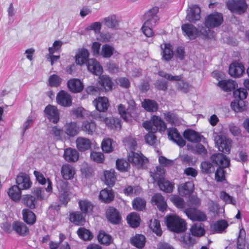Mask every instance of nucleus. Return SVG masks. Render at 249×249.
Returning a JSON list of instances; mask_svg holds the SVG:
<instances>
[{
    "instance_id": "40",
    "label": "nucleus",
    "mask_w": 249,
    "mask_h": 249,
    "mask_svg": "<svg viewBox=\"0 0 249 249\" xmlns=\"http://www.w3.org/2000/svg\"><path fill=\"white\" fill-rule=\"evenodd\" d=\"M142 107L148 112H155L158 109V104L154 100L146 99L142 103Z\"/></svg>"
},
{
    "instance_id": "7",
    "label": "nucleus",
    "mask_w": 249,
    "mask_h": 249,
    "mask_svg": "<svg viewBox=\"0 0 249 249\" xmlns=\"http://www.w3.org/2000/svg\"><path fill=\"white\" fill-rule=\"evenodd\" d=\"M128 160L129 163L138 168H144L148 162V159L144 157L142 153L139 154L133 151L129 154Z\"/></svg>"
},
{
    "instance_id": "25",
    "label": "nucleus",
    "mask_w": 249,
    "mask_h": 249,
    "mask_svg": "<svg viewBox=\"0 0 249 249\" xmlns=\"http://www.w3.org/2000/svg\"><path fill=\"white\" fill-rule=\"evenodd\" d=\"M194 184L193 181H187L180 184L178 187L179 194L182 196H190L194 191Z\"/></svg>"
},
{
    "instance_id": "1",
    "label": "nucleus",
    "mask_w": 249,
    "mask_h": 249,
    "mask_svg": "<svg viewBox=\"0 0 249 249\" xmlns=\"http://www.w3.org/2000/svg\"><path fill=\"white\" fill-rule=\"evenodd\" d=\"M143 127L148 131L145 136V141L149 145L156 146L159 141L155 133L158 130L160 132H164L167 128L165 123L160 117L153 115L149 121H145L142 123Z\"/></svg>"
},
{
    "instance_id": "21",
    "label": "nucleus",
    "mask_w": 249,
    "mask_h": 249,
    "mask_svg": "<svg viewBox=\"0 0 249 249\" xmlns=\"http://www.w3.org/2000/svg\"><path fill=\"white\" fill-rule=\"evenodd\" d=\"M162 59L165 61H169L174 56L172 46L170 43H164L160 45Z\"/></svg>"
},
{
    "instance_id": "23",
    "label": "nucleus",
    "mask_w": 249,
    "mask_h": 249,
    "mask_svg": "<svg viewBox=\"0 0 249 249\" xmlns=\"http://www.w3.org/2000/svg\"><path fill=\"white\" fill-rule=\"evenodd\" d=\"M67 86L73 93L80 92L84 88V85L81 80L77 78H72L67 82Z\"/></svg>"
},
{
    "instance_id": "53",
    "label": "nucleus",
    "mask_w": 249,
    "mask_h": 249,
    "mask_svg": "<svg viewBox=\"0 0 249 249\" xmlns=\"http://www.w3.org/2000/svg\"><path fill=\"white\" fill-rule=\"evenodd\" d=\"M99 83L106 90L112 89V82L110 78L106 75H102L100 77Z\"/></svg>"
},
{
    "instance_id": "56",
    "label": "nucleus",
    "mask_w": 249,
    "mask_h": 249,
    "mask_svg": "<svg viewBox=\"0 0 249 249\" xmlns=\"http://www.w3.org/2000/svg\"><path fill=\"white\" fill-rule=\"evenodd\" d=\"M118 112L121 117L125 121L129 120L131 117H133L131 112L129 110H126L124 107L120 104L118 107Z\"/></svg>"
},
{
    "instance_id": "30",
    "label": "nucleus",
    "mask_w": 249,
    "mask_h": 249,
    "mask_svg": "<svg viewBox=\"0 0 249 249\" xmlns=\"http://www.w3.org/2000/svg\"><path fill=\"white\" fill-rule=\"evenodd\" d=\"M79 127L75 122H71L64 126V132L69 137H74L79 132Z\"/></svg>"
},
{
    "instance_id": "18",
    "label": "nucleus",
    "mask_w": 249,
    "mask_h": 249,
    "mask_svg": "<svg viewBox=\"0 0 249 249\" xmlns=\"http://www.w3.org/2000/svg\"><path fill=\"white\" fill-rule=\"evenodd\" d=\"M159 10V8L157 6L153 7L149 10L144 16L145 22H149L151 25H156L159 20L157 15Z\"/></svg>"
},
{
    "instance_id": "29",
    "label": "nucleus",
    "mask_w": 249,
    "mask_h": 249,
    "mask_svg": "<svg viewBox=\"0 0 249 249\" xmlns=\"http://www.w3.org/2000/svg\"><path fill=\"white\" fill-rule=\"evenodd\" d=\"M119 19L115 15H111L103 19L104 24L108 28L117 30L119 28Z\"/></svg>"
},
{
    "instance_id": "13",
    "label": "nucleus",
    "mask_w": 249,
    "mask_h": 249,
    "mask_svg": "<svg viewBox=\"0 0 249 249\" xmlns=\"http://www.w3.org/2000/svg\"><path fill=\"white\" fill-rule=\"evenodd\" d=\"M200 8L197 5L191 6L187 11V20L191 22L195 23L200 18Z\"/></svg>"
},
{
    "instance_id": "35",
    "label": "nucleus",
    "mask_w": 249,
    "mask_h": 249,
    "mask_svg": "<svg viewBox=\"0 0 249 249\" xmlns=\"http://www.w3.org/2000/svg\"><path fill=\"white\" fill-rule=\"evenodd\" d=\"M93 103L97 110L102 112H105L109 106L108 99L105 97H99L98 99L95 100Z\"/></svg>"
},
{
    "instance_id": "51",
    "label": "nucleus",
    "mask_w": 249,
    "mask_h": 249,
    "mask_svg": "<svg viewBox=\"0 0 249 249\" xmlns=\"http://www.w3.org/2000/svg\"><path fill=\"white\" fill-rule=\"evenodd\" d=\"M78 236L83 240H90L92 238V234L89 230L85 228H80L77 231Z\"/></svg>"
},
{
    "instance_id": "26",
    "label": "nucleus",
    "mask_w": 249,
    "mask_h": 249,
    "mask_svg": "<svg viewBox=\"0 0 249 249\" xmlns=\"http://www.w3.org/2000/svg\"><path fill=\"white\" fill-rule=\"evenodd\" d=\"M165 120L171 125H179L182 123V119L172 111H165L163 113Z\"/></svg>"
},
{
    "instance_id": "11",
    "label": "nucleus",
    "mask_w": 249,
    "mask_h": 249,
    "mask_svg": "<svg viewBox=\"0 0 249 249\" xmlns=\"http://www.w3.org/2000/svg\"><path fill=\"white\" fill-rule=\"evenodd\" d=\"M168 138L169 140L177 143L180 147H183L186 142L183 139L177 128L175 127H170L167 129Z\"/></svg>"
},
{
    "instance_id": "44",
    "label": "nucleus",
    "mask_w": 249,
    "mask_h": 249,
    "mask_svg": "<svg viewBox=\"0 0 249 249\" xmlns=\"http://www.w3.org/2000/svg\"><path fill=\"white\" fill-rule=\"evenodd\" d=\"M126 219L127 223L132 228H137L140 225L141 218L137 213H130L127 215Z\"/></svg>"
},
{
    "instance_id": "43",
    "label": "nucleus",
    "mask_w": 249,
    "mask_h": 249,
    "mask_svg": "<svg viewBox=\"0 0 249 249\" xmlns=\"http://www.w3.org/2000/svg\"><path fill=\"white\" fill-rule=\"evenodd\" d=\"M99 199L105 203H109L114 197V194L111 190L105 189L101 191Z\"/></svg>"
},
{
    "instance_id": "41",
    "label": "nucleus",
    "mask_w": 249,
    "mask_h": 249,
    "mask_svg": "<svg viewBox=\"0 0 249 249\" xmlns=\"http://www.w3.org/2000/svg\"><path fill=\"white\" fill-rule=\"evenodd\" d=\"M21 190L17 185L11 186L8 192L9 196L15 202L19 201L21 198Z\"/></svg>"
},
{
    "instance_id": "24",
    "label": "nucleus",
    "mask_w": 249,
    "mask_h": 249,
    "mask_svg": "<svg viewBox=\"0 0 249 249\" xmlns=\"http://www.w3.org/2000/svg\"><path fill=\"white\" fill-rule=\"evenodd\" d=\"M12 229L16 233L22 236H26L29 233L28 228L22 222L14 221L12 224Z\"/></svg>"
},
{
    "instance_id": "49",
    "label": "nucleus",
    "mask_w": 249,
    "mask_h": 249,
    "mask_svg": "<svg viewBox=\"0 0 249 249\" xmlns=\"http://www.w3.org/2000/svg\"><path fill=\"white\" fill-rule=\"evenodd\" d=\"M228 226V223L225 220H220L215 222L212 226V230L217 233L223 231Z\"/></svg>"
},
{
    "instance_id": "45",
    "label": "nucleus",
    "mask_w": 249,
    "mask_h": 249,
    "mask_svg": "<svg viewBox=\"0 0 249 249\" xmlns=\"http://www.w3.org/2000/svg\"><path fill=\"white\" fill-rule=\"evenodd\" d=\"M193 235L200 237L203 235L205 233L204 228V224L201 223H195L190 229Z\"/></svg>"
},
{
    "instance_id": "9",
    "label": "nucleus",
    "mask_w": 249,
    "mask_h": 249,
    "mask_svg": "<svg viewBox=\"0 0 249 249\" xmlns=\"http://www.w3.org/2000/svg\"><path fill=\"white\" fill-rule=\"evenodd\" d=\"M57 188L60 193L59 196V201L61 204L66 206L70 200L71 196V193L69 191L68 186V183L61 181L58 183Z\"/></svg>"
},
{
    "instance_id": "15",
    "label": "nucleus",
    "mask_w": 249,
    "mask_h": 249,
    "mask_svg": "<svg viewBox=\"0 0 249 249\" xmlns=\"http://www.w3.org/2000/svg\"><path fill=\"white\" fill-rule=\"evenodd\" d=\"M47 118L53 123H57L59 120V114L56 107L48 105L44 110Z\"/></svg>"
},
{
    "instance_id": "52",
    "label": "nucleus",
    "mask_w": 249,
    "mask_h": 249,
    "mask_svg": "<svg viewBox=\"0 0 249 249\" xmlns=\"http://www.w3.org/2000/svg\"><path fill=\"white\" fill-rule=\"evenodd\" d=\"M246 232L244 229L240 230L237 240V249H245Z\"/></svg>"
},
{
    "instance_id": "46",
    "label": "nucleus",
    "mask_w": 249,
    "mask_h": 249,
    "mask_svg": "<svg viewBox=\"0 0 249 249\" xmlns=\"http://www.w3.org/2000/svg\"><path fill=\"white\" fill-rule=\"evenodd\" d=\"M107 126L112 129H120L121 127V121L116 118L106 117L104 121Z\"/></svg>"
},
{
    "instance_id": "61",
    "label": "nucleus",
    "mask_w": 249,
    "mask_h": 249,
    "mask_svg": "<svg viewBox=\"0 0 249 249\" xmlns=\"http://www.w3.org/2000/svg\"><path fill=\"white\" fill-rule=\"evenodd\" d=\"M201 168L202 173L210 174L213 173L215 170L214 166L209 161H203L201 164Z\"/></svg>"
},
{
    "instance_id": "58",
    "label": "nucleus",
    "mask_w": 249,
    "mask_h": 249,
    "mask_svg": "<svg viewBox=\"0 0 249 249\" xmlns=\"http://www.w3.org/2000/svg\"><path fill=\"white\" fill-rule=\"evenodd\" d=\"M23 202L30 209H34L36 207V198L34 196L27 195L24 196L22 199Z\"/></svg>"
},
{
    "instance_id": "62",
    "label": "nucleus",
    "mask_w": 249,
    "mask_h": 249,
    "mask_svg": "<svg viewBox=\"0 0 249 249\" xmlns=\"http://www.w3.org/2000/svg\"><path fill=\"white\" fill-rule=\"evenodd\" d=\"M159 76L164 78L171 81H179L182 78V75L173 76L172 74L167 73L163 71H160L158 72Z\"/></svg>"
},
{
    "instance_id": "59",
    "label": "nucleus",
    "mask_w": 249,
    "mask_h": 249,
    "mask_svg": "<svg viewBox=\"0 0 249 249\" xmlns=\"http://www.w3.org/2000/svg\"><path fill=\"white\" fill-rule=\"evenodd\" d=\"M219 197L226 204H230L233 205H236V200L232 196H230L225 191L220 192Z\"/></svg>"
},
{
    "instance_id": "63",
    "label": "nucleus",
    "mask_w": 249,
    "mask_h": 249,
    "mask_svg": "<svg viewBox=\"0 0 249 249\" xmlns=\"http://www.w3.org/2000/svg\"><path fill=\"white\" fill-rule=\"evenodd\" d=\"M145 201L141 198H137L133 201V208L136 210L142 211L145 207Z\"/></svg>"
},
{
    "instance_id": "42",
    "label": "nucleus",
    "mask_w": 249,
    "mask_h": 249,
    "mask_svg": "<svg viewBox=\"0 0 249 249\" xmlns=\"http://www.w3.org/2000/svg\"><path fill=\"white\" fill-rule=\"evenodd\" d=\"M131 244L138 249H142L145 245V237L142 234H136L130 239Z\"/></svg>"
},
{
    "instance_id": "4",
    "label": "nucleus",
    "mask_w": 249,
    "mask_h": 249,
    "mask_svg": "<svg viewBox=\"0 0 249 249\" xmlns=\"http://www.w3.org/2000/svg\"><path fill=\"white\" fill-rule=\"evenodd\" d=\"M235 100L231 102V108L235 112H241L246 109L247 107L244 101L247 97V91L244 88H239L233 92Z\"/></svg>"
},
{
    "instance_id": "36",
    "label": "nucleus",
    "mask_w": 249,
    "mask_h": 249,
    "mask_svg": "<svg viewBox=\"0 0 249 249\" xmlns=\"http://www.w3.org/2000/svg\"><path fill=\"white\" fill-rule=\"evenodd\" d=\"M217 86L225 91H230L235 88L236 83L232 80H222L219 81Z\"/></svg>"
},
{
    "instance_id": "22",
    "label": "nucleus",
    "mask_w": 249,
    "mask_h": 249,
    "mask_svg": "<svg viewBox=\"0 0 249 249\" xmlns=\"http://www.w3.org/2000/svg\"><path fill=\"white\" fill-rule=\"evenodd\" d=\"M152 203L157 206L159 211L164 212L167 205L164 197L160 193H156L151 198Z\"/></svg>"
},
{
    "instance_id": "57",
    "label": "nucleus",
    "mask_w": 249,
    "mask_h": 249,
    "mask_svg": "<svg viewBox=\"0 0 249 249\" xmlns=\"http://www.w3.org/2000/svg\"><path fill=\"white\" fill-rule=\"evenodd\" d=\"M116 165L117 169L121 172L127 171L130 166L129 162L124 159L117 160Z\"/></svg>"
},
{
    "instance_id": "5",
    "label": "nucleus",
    "mask_w": 249,
    "mask_h": 249,
    "mask_svg": "<svg viewBox=\"0 0 249 249\" xmlns=\"http://www.w3.org/2000/svg\"><path fill=\"white\" fill-rule=\"evenodd\" d=\"M165 222L171 231L177 233L183 231L186 229L185 221L176 215L167 216Z\"/></svg>"
},
{
    "instance_id": "55",
    "label": "nucleus",
    "mask_w": 249,
    "mask_h": 249,
    "mask_svg": "<svg viewBox=\"0 0 249 249\" xmlns=\"http://www.w3.org/2000/svg\"><path fill=\"white\" fill-rule=\"evenodd\" d=\"M114 50V49L113 47L105 44L102 47L100 54L104 58H109L113 54Z\"/></svg>"
},
{
    "instance_id": "39",
    "label": "nucleus",
    "mask_w": 249,
    "mask_h": 249,
    "mask_svg": "<svg viewBox=\"0 0 249 249\" xmlns=\"http://www.w3.org/2000/svg\"><path fill=\"white\" fill-rule=\"evenodd\" d=\"M23 220L28 224L32 225L36 221V216L31 210L24 209L22 211Z\"/></svg>"
},
{
    "instance_id": "34",
    "label": "nucleus",
    "mask_w": 249,
    "mask_h": 249,
    "mask_svg": "<svg viewBox=\"0 0 249 249\" xmlns=\"http://www.w3.org/2000/svg\"><path fill=\"white\" fill-rule=\"evenodd\" d=\"M76 147L81 152L89 149L91 147L90 141L84 137H78L76 140Z\"/></svg>"
},
{
    "instance_id": "8",
    "label": "nucleus",
    "mask_w": 249,
    "mask_h": 249,
    "mask_svg": "<svg viewBox=\"0 0 249 249\" xmlns=\"http://www.w3.org/2000/svg\"><path fill=\"white\" fill-rule=\"evenodd\" d=\"M227 6L231 12L242 14L245 12L247 4L245 0H231L227 2Z\"/></svg>"
},
{
    "instance_id": "2",
    "label": "nucleus",
    "mask_w": 249,
    "mask_h": 249,
    "mask_svg": "<svg viewBox=\"0 0 249 249\" xmlns=\"http://www.w3.org/2000/svg\"><path fill=\"white\" fill-rule=\"evenodd\" d=\"M223 22L222 14L218 12L212 13L205 18V27H201L200 32L202 35L209 38L212 36L213 32L210 28L217 27L220 26Z\"/></svg>"
},
{
    "instance_id": "37",
    "label": "nucleus",
    "mask_w": 249,
    "mask_h": 249,
    "mask_svg": "<svg viewBox=\"0 0 249 249\" xmlns=\"http://www.w3.org/2000/svg\"><path fill=\"white\" fill-rule=\"evenodd\" d=\"M89 54L88 50L85 48H82L79 50L75 56V61L77 64L82 65L85 63H87Z\"/></svg>"
},
{
    "instance_id": "60",
    "label": "nucleus",
    "mask_w": 249,
    "mask_h": 249,
    "mask_svg": "<svg viewBox=\"0 0 249 249\" xmlns=\"http://www.w3.org/2000/svg\"><path fill=\"white\" fill-rule=\"evenodd\" d=\"M142 191V188L139 186L132 187L128 186L124 189V193L127 195H138Z\"/></svg>"
},
{
    "instance_id": "6",
    "label": "nucleus",
    "mask_w": 249,
    "mask_h": 249,
    "mask_svg": "<svg viewBox=\"0 0 249 249\" xmlns=\"http://www.w3.org/2000/svg\"><path fill=\"white\" fill-rule=\"evenodd\" d=\"M157 172H151V177L153 178L154 181L158 182V186L160 189L166 193H171L172 192L173 185L168 180H166L160 176L159 173V168H157Z\"/></svg>"
},
{
    "instance_id": "47",
    "label": "nucleus",
    "mask_w": 249,
    "mask_h": 249,
    "mask_svg": "<svg viewBox=\"0 0 249 249\" xmlns=\"http://www.w3.org/2000/svg\"><path fill=\"white\" fill-rule=\"evenodd\" d=\"M96 128V125L94 122L85 121L83 122L82 129L89 135H92L95 131Z\"/></svg>"
},
{
    "instance_id": "38",
    "label": "nucleus",
    "mask_w": 249,
    "mask_h": 249,
    "mask_svg": "<svg viewBox=\"0 0 249 249\" xmlns=\"http://www.w3.org/2000/svg\"><path fill=\"white\" fill-rule=\"evenodd\" d=\"M79 207L81 212L85 215L92 212L93 209V205L91 202L88 200H80L78 202Z\"/></svg>"
},
{
    "instance_id": "50",
    "label": "nucleus",
    "mask_w": 249,
    "mask_h": 249,
    "mask_svg": "<svg viewBox=\"0 0 249 249\" xmlns=\"http://www.w3.org/2000/svg\"><path fill=\"white\" fill-rule=\"evenodd\" d=\"M99 242L103 245H109L112 241V237L103 231H100L98 235Z\"/></svg>"
},
{
    "instance_id": "3",
    "label": "nucleus",
    "mask_w": 249,
    "mask_h": 249,
    "mask_svg": "<svg viewBox=\"0 0 249 249\" xmlns=\"http://www.w3.org/2000/svg\"><path fill=\"white\" fill-rule=\"evenodd\" d=\"M211 160L213 162L219 167L217 169L215 173V178L217 182H222L225 180L224 168L229 166L230 160L221 153L213 154L211 157Z\"/></svg>"
},
{
    "instance_id": "19",
    "label": "nucleus",
    "mask_w": 249,
    "mask_h": 249,
    "mask_svg": "<svg viewBox=\"0 0 249 249\" xmlns=\"http://www.w3.org/2000/svg\"><path fill=\"white\" fill-rule=\"evenodd\" d=\"M183 137L188 141L193 142L197 143L201 141L202 138H203V136L200 135L196 131L187 129L185 130L183 132Z\"/></svg>"
},
{
    "instance_id": "12",
    "label": "nucleus",
    "mask_w": 249,
    "mask_h": 249,
    "mask_svg": "<svg viewBox=\"0 0 249 249\" xmlns=\"http://www.w3.org/2000/svg\"><path fill=\"white\" fill-rule=\"evenodd\" d=\"M199 28L198 30L191 24H184L181 26V29L184 36H187L190 40H193L197 37L199 33L202 35L200 32Z\"/></svg>"
},
{
    "instance_id": "20",
    "label": "nucleus",
    "mask_w": 249,
    "mask_h": 249,
    "mask_svg": "<svg viewBox=\"0 0 249 249\" xmlns=\"http://www.w3.org/2000/svg\"><path fill=\"white\" fill-rule=\"evenodd\" d=\"M106 214L107 220L112 224H118L121 220L119 211L113 207L108 208L107 210Z\"/></svg>"
},
{
    "instance_id": "33",
    "label": "nucleus",
    "mask_w": 249,
    "mask_h": 249,
    "mask_svg": "<svg viewBox=\"0 0 249 249\" xmlns=\"http://www.w3.org/2000/svg\"><path fill=\"white\" fill-rule=\"evenodd\" d=\"M64 158L67 161L75 162L79 158V153L75 149L68 148L64 151Z\"/></svg>"
},
{
    "instance_id": "17",
    "label": "nucleus",
    "mask_w": 249,
    "mask_h": 249,
    "mask_svg": "<svg viewBox=\"0 0 249 249\" xmlns=\"http://www.w3.org/2000/svg\"><path fill=\"white\" fill-rule=\"evenodd\" d=\"M17 186L21 190H26L30 188L32 183L29 177L26 174H20L16 178Z\"/></svg>"
},
{
    "instance_id": "14",
    "label": "nucleus",
    "mask_w": 249,
    "mask_h": 249,
    "mask_svg": "<svg viewBox=\"0 0 249 249\" xmlns=\"http://www.w3.org/2000/svg\"><path fill=\"white\" fill-rule=\"evenodd\" d=\"M245 70V67L241 63L235 62L230 64L229 73L232 77H239L244 72Z\"/></svg>"
},
{
    "instance_id": "16",
    "label": "nucleus",
    "mask_w": 249,
    "mask_h": 249,
    "mask_svg": "<svg viewBox=\"0 0 249 249\" xmlns=\"http://www.w3.org/2000/svg\"><path fill=\"white\" fill-rule=\"evenodd\" d=\"M56 99L57 103L62 106L70 107L71 105V97L64 90H61L57 94Z\"/></svg>"
},
{
    "instance_id": "48",
    "label": "nucleus",
    "mask_w": 249,
    "mask_h": 249,
    "mask_svg": "<svg viewBox=\"0 0 249 249\" xmlns=\"http://www.w3.org/2000/svg\"><path fill=\"white\" fill-rule=\"evenodd\" d=\"M115 172L114 170L106 171L104 173L105 183L109 186H113L116 181Z\"/></svg>"
},
{
    "instance_id": "54",
    "label": "nucleus",
    "mask_w": 249,
    "mask_h": 249,
    "mask_svg": "<svg viewBox=\"0 0 249 249\" xmlns=\"http://www.w3.org/2000/svg\"><path fill=\"white\" fill-rule=\"evenodd\" d=\"M149 227L153 231L155 232L158 236H160L162 234V231L160 228V221L158 220L154 219L153 220L150 221Z\"/></svg>"
},
{
    "instance_id": "27",
    "label": "nucleus",
    "mask_w": 249,
    "mask_h": 249,
    "mask_svg": "<svg viewBox=\"0 0 249 249\" xmlns=\"http://www.w3.org/2000/svg\"><path fill=\"white\" fill-rule=\"evenodd\" d=\"M87 66L88 70L95 75L100 74L103 71L100 63L94 58L88 60Z\"/></svg>"
},
{
    "instance_id": "31",
    "label": "nucleus",
    "mask_w": 249,
    "mask_h": 249,
    "mask_svg": "<svg viewBox=\"0 0 249 249\" xmlns=\"http://www.w3.org/2000/svg\"><path fill=\"white\" fill-rule=\"evenodd\" d=\"M61 174L64 179H71L73 178L75 174L74 169L71 165L65 164L61 167Z\"/></svg>"
},
{
    "instance_id": "28",
    "label": "nucleus",
    "mask_w": 249,
    "mask_h": 249,
    "mask_svg": "<svg viewBox=\"0 0 249 249\" xmlns=\"http://www.w3.org/2000/svg\"><path fill=\"white\" fill-rule=\"evenodd\" d=\"M85 215L81 212L76 211L70 213L69 219L76 225H83L86 222Z\"/></svg>"
},
{
    "instance_id": "32",
    "label": "nucleus",
    "mask_w": 249,
    "mask_h": 249,
    "mask_svg": "<svg viewBox=\"0 0 249 249\" xmlns=\"http://www.w3.org/2000/svg\"><path fill=\"white\" fill-rule=\"evenodd\" d=\"M219 143L217 142L219 150L224 153L229 154L231 145V140L222 137H219Z\"/></svg>"
},
{
    "instance_id": "10",
    "label": "nucleus",
    "mask_w": 249,
    "mask_h": 249,
    "mask_svg": "<svg viewBox=\"0 0 249 249\" xmlns=\"http://www.w3.org/2000/svg\"><path fill=\"white\" fill-rule=\"evenodd\" d=\"M184 213L188 217L193 221H205L207 220V216L204 213L195 208L186 209Z\"/></svg>"
},
{
    "instance_id": "64",
    "label": "nucleus",
    "mask_w": 249,
    "mask_h": 249,
    "mask_svg": "<svg viewBox=\"0 0 249 249\" xmlns=\"http://www.w3.org/2000/svg\"><path fill=\"white\" fill-rule=\"evenodd\" d=\"M155 25H151V24L148 22H144L142 28V30L145 36L147 37H151L153 35L154 32H153L152 27Z\"/></svg>"
}]
</instances>
